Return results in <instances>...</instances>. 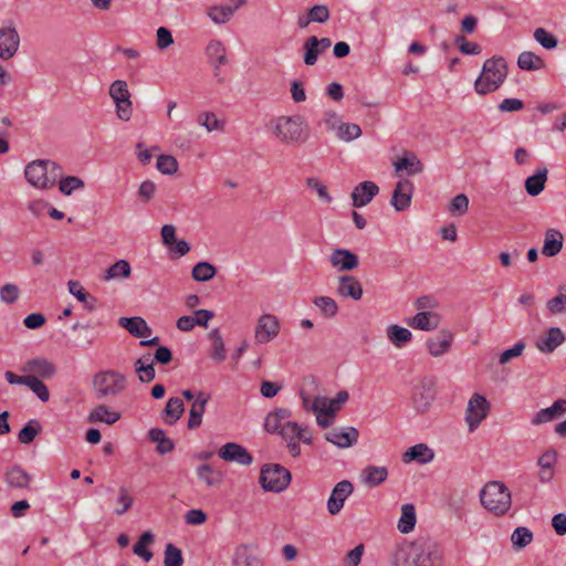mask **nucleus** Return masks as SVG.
I'll list each match as a JSON object with an SVG mask.
<instances>
[{
  "label": "nucleus",
  "instance_id": "1",
  "mask_svg": "<svg viewBox=\"0 0 566 566\" xmlns=\"http://www.w3.org/2000/svg\"><path fill=\"white\" fill-rule=\"evenodd\" d=\"M275 140L283 145H302L310 137L308 124L302 115L277 116L268 125Z\"/></svg>",
  "mask_w": 566,
  "mask_h": 566
},
{
  "label": "nucleus",
  "instance_id": "2",
  "mask_svg": "<svg viewBox=\"0 0 566 566\" xmlns=\"http://www.w3.org/2000/svg\"><path fill=\"white\" fill-rule=\"evenodd\" d=\"M395 566H442V553L434 546L403 545L394 554Z\"/></svg>",
  "mask_w": 566,
  "mask_h": 566
},
{
  "label": "nucleus",
  "instance_id": "3",
  "mask_svg": "<svg viewBox=\"0 0 566 566\" xmlns=\"http://www.w3.org/2000/svg\"><path fill=\"white\" fill-rule=\"evenodd\" d=\"M62 176V167L53 160L36 159L24 169L27 181L36 189L48 190L55 186Z\"/></svg>",
  "mask_w": 566,
  "mask_h": 566
},
{
  "label": "nucleus",
  "instance_id": "4",
  "mask_svg": "<svg viewBox=\"0 0 566 566\" xmlns=\"http://www.w3.org/2000/svg\"><path fill=\"white\" fill-rule=\"evenodd\" d=\"M507 76V65L502 56L488 59L482 66L480 76L474 82V91L486 95L501 87Z\"/></svg>",
  "mask_w": 566,
  "mask_h": 566
},
{
  "label": "nucleus",
  "instance_id": "5",
  "mask_svg": "<svg viewBox=\"0 0 566 566\" xmlns=\"http://www.w3.org/2000/svg\"><path fill=\"white\" fill-rule=\"evenodd\" d=\"M482 506L495 516L505 515L512 506V495L507 486L500 481L488 482L480 491Z\"/></svg>",
  "mask_w": 566,
  "mask_h": 566
},
{
  "label": "nucleus",
  "instance_id": "6",
  "mask_svg": "<svg viewBox=\"0 0 566 566\" xmlns=\"http://www.w3.org/2000/svg\"><path fill=\"white\" fill-rule=\"evenodd\" d=\"M126 388V378L116 370H103L94 375L93 389L98 398L116 396Z\"/></svg>",
  "mask_w": 566,
  "mask_h": 566
},
{
  "label": "nucleus",
  "instance_id": "7",
  "mask_svg": "<svg viewBox=\"0 0 566 566\" xmlns=\"http://www.w3.org/2000/svg\"><path fill=\"white\" fill-rule=\"evenodd\" d=\"M108 95L114 103L117 118L123 122L130 120L134 108L127 82L124 80H115L109 85Z\"/></svg>",
  "mask_w": 566,
  "mask_h": 566
},
{
  "label": "nucleus",
  "instance_id": "8",
  "mask_svg": "<svg viewBox=\"0 0 566 566\" xmlns=\"http://www.w3.org/2000/svg\"><path fill=\"white\" fill-rule=\"evenodd\" d=\"M291 483V473L280 464H266L260 474L261 486L269 492L280 493Z\"/></svg>",
  "mask_w": 566,
  "mask_h": 566
},
{
  "label": "nucleus",
  "instance_id": "9",
  "mask_svg": "<svg viewBox=\"0 0 566 566\" xmlns=\"http://www.w3.org/2000/svg\"><path fill=\"white\" fill-rule=\"evenodd\" d=\"M490 410L491 403L488 399L483 395L474 392L470 397L465 409L464 420L468 424V430L474 432L488 417Z\"/></svg>",
  "mask_w": 566,
  "mask_h": 566
},
{
  "label": "nucleus",
  "instance_id": "10",
  "mask_svg": "<svg viewBox=\"0 0 566 566\" xmlns=\"http://www.w3.org/2000/svg\"><path fill=\"white\" fill-rule=\"evenodd\" d=\"M436 398V387L432 379L420 380L412 389V406L418 413H426Z\"/></svg>",
  "mask_w": 566,
  "mask_h": 566
},
{
  "label": "nucleus",
  "instance_id": "11",
  "mask_svg": "<svg viewBox=\"0 0 566 566\" xmlns=\"http://www.w3.org/2000/svg\"><path fill=\"white\" fill-rule=\"evenodd\" d=\"M279 333L280 322L276 316L263 314L259 317L254 329V338L258 344L270 343Z\"/></svg>",
  "mask_w": 566,
  "mask_h": 566
},
{
  "label": "nucleus",
  "instance_id": "12",
  "mask_svg": "<svg viewBox=\"0 0 566 566\" xmlns=\"http://www.w3.org/2000/svg\"><path fill=\"white\" fill-rule=\"evenodd\" d=\"M454 340V334L447 328H442L437 335L429 337L426 340V348L432 357H441L448 354Z\"/></svg>",
  "mask_w": 566,
  "mask_h": 566
},
{
  "label": "nucleus",
  "instance_id": "13",
  "mask_svg": "<svg viewBox=\"0 0 566 566\" xmlns=\"http://www.w3.org/2000/svg\"><path fill=\"white\" fill-rule=\"evenodd\" d=\"M354 486L350 481L343 480L332 490L326 507L331 515H337L344 507L345 501L353 493Z\"/></svg>",
  "mask_w": 566,
  "mask_h": 566
},
{
  "label": "nucleus",
  "instance_id": "14",
  "mask_svg": "<svg viewBox=\"0 0 566 566\" xmlns=\"http://www.w3.org/2000/svg\"><path fill=\"white\" fill-rule=\"evenodd\" d=\"M332 41L328 38L318 39L315 35L307 38L303 44V61L307 66L316 64L321 54L328 50Z\"/></svg>",
  "mask_w": 566,
  "mask_h": 566
},
{
  "label": "nucleus",
  "instance_id": "15",
  "mask_svg": "<svg viewBox=\"0 0 566 566\" xmlns=\"http://www.w3.org/2000/svg\"><path fill=\"white\" fill-rule=\"evenodd\" d=\"M206 55L213 67V74L218 77V82H222V78L219 77V75L221 67L228 64L226 46L220 40L212 39L206 46Z\"/></svg>",
  "mask_w": 566,
  "mask_h": 566
},
{
  "label": "nucleus",
  "instance_id": "16",
  "mask_svg": "<svg viewBox=\"0 0 566 566\" xmlns=\"http://www.w3.org/2000/svg\"><path fill=\"white\" fill-rule=\"evenodd\" d=\"M20 45V35L12 25L0 29V59L9 60L15 55Z\"/></svg>",
  "mask_w": 566,
  "mask_h": 566
},
{
  "label": "nucleus",
  "instance_id": "17",
  "mask_svg": "<svg viewBox=\"0 0 566 566\" xmlns=\"http://www.w3.org/2000/svg\"><path fill=\"white\" fill-rule=\"evenodd\" d=\"M413 184L409 179H401L396 184L390 200L396 211H405L411 205Z\"/></svg>",
  "mask_w": 566,
  "mask_h": 566
},
{
  "label": "nucleus",
  "instance_id": "18",
  "mask_svg": "<svg viewBox=\"0 0 566 566\" xmlns=\"http://www.w3.org/2000/svg\"><path fill=\"white\" fill-rule=\"evenodd\" d=\"M336 294L343 298L359 301L363 296L361 283L353 275H339L337 277Z\"/></svg>",
  "mask_w": 566,
  "mask_h": 566
},
{
  "label": "nucleus",
  "instance_id": "19",
  "mask_svg": "<svg viewBox=\"0 0 566 566\" xmlns=\"http://www.w3.org/2000/svg\"><path fill=\"white\" fill-rule=\"evenodd\" d=\"M329 263L337 272L355 270L359 260L358 256L347 249H334L329 255Z\"/></svg>",
  "mask_w": 566,
  "mask_h": 566
},
{
  "label": "nucleus",
  "instance_id": "20",
  "mask_svg": "<svg viewBox=\"0 0 566 566\" xmlns=\"http://www.w3.org/2000/svg\"><path fill=\"white\" fill-rule=\"evenodd\" d=\"M566 337L559 327H549L535 342V347L543 354L553 353L565 342Z\"/></svg>",
  "mask_w": 566,
  "mask_h": 566
},
{
  "label": "nucleus",
  "instance_id": "21",
  "mask_svg": "<svg viewBox=\"0 0 566 566\" xmlns=\"http://www.w3.org/2000/svg\"><path fill=\"white\" fill-rule=\"evenodd\" d=\"M379 193V187L374 181L359 182L352 191V205L355 208L367 206Z\"/></svg>",
  "mask_w": 566,
  "mask_h": 566
},
{
  "label": "nucleus",
  "instance_id": "22",
  "mask_svg": "<svg viewBox=\"0 0 566 566\" xmlns=\"http://www.w3.org/2000/svg\"><path fill=\"white\" fill-rule=\"evenodd\" d=\"M218 454L224 461L237 462L242 465H249L253 461L252 455L247 451V449L235 442H228L223 444L219 449Z\"/></svg>",
  "mask_w": 566,
  "mask_h": 566
},
{
  "label": "nucleus",
  "instance_id": "23",
  "mask_svg": "<svg viewBox=\"0 0 566 566\" xmlns=\"http://www.w3.org/2000/svg\"><path fill=\"white\" fill-rule=\"evenodd\" d=\"M558 461V452L549 448L545 450L538 458H537V467L539 468L538 471V480L542 483H548L554 479V469Z\"/></svg>",
  "mask_w": 566,
  "mask_h": 566
},
{
  "label": "nucleus",
  "instance_id": "24",
  "mask_svg": "<svg viewBox=\"0 0 566 566\" xmlns=\"http://www.w3.org/2000/svg\"><path fill=\"white\" fill-rule=\"evenodd\" d=\"M358 437V430L353 427L335 428L325 434V439L328 442H332L339 448H348L354 446L357 442Z\"/></svg>",
  "mask_w": 566,
  "mask_h": 566
},
{
  "label": "nucleus",
  "instance_id": "25",
  "mask_svg": "<svg viewBox=\"0 0 566 566\" xmlns=\"http://www.w3.org/2000/svg\"><path fill=\"white\" fill-rule=\"evenodd\" d=\"M441 315L438 312H418L407 321V324L419 331H434L441 324Z\"/></svg>",
  "mask_w": 566,
  "mask_h": 566
},
{
  "label": "nucleus",
  "instance_id": "26",
  "mask_svg": "<svg viewBox=\"0 0 566 566\" xmlns=\"http://www.w3.org/2000/svg\"><path fill=\"white\" fill-rule=\"evenodd\" d=\"M566 413V399H557L548 408L538 410L532 418L531 422L534 426H541L560 418Z\"/></svg>",
  "mask_w": 566,
  "mask_h": 566
},
{
  "label": "nucleus",
  "instance_id": "27",
  "mask_svg": "<svg viewBox=\"0 0 566 566\" xmlns=\"http://www.w3.org/2000/svg\"><path fill=\"white\" fill-rule=\"evenodd\" d=\"M434 459V451L426 443H418L408 448L402 454L405 463L417 462L420 464L430 463Z\"/></svg>",
  "mask_w": 566,
  "mask_h": 566
},
{
  "label": "nucleus",
  "instance_id": "28",
  "mask_svg": "<svg viewBox=\"0 0 566 566\" xmlns=\"http://www.w3.org/2000/svg\"><path fill=\"white\" fill-rule=\"evenodd\" d=\"M280 434L285 441L301 440L305 444L312 443L311 431L295 421H285Z\"/></svg>",
  "mask_w": 566,
  "mask_h": 566
},
{
  "label": "nucleus",
  "instance_id": "29",
  "mask_svg": "<svg viewBox=\"0 0 566 566\" xmlns=\"http://www.w3.org/2000/svg\"><path fill=\"white\" fill-rule=\"evenodd\" d=\"M118 324L135 337L144 338L151 334V328L147 325L146 321L139 316L120 317Z\"/></svg>",
  "mask_w": 566,
  "mask_h": 566
},
{
  "label": "nucleus",
  "instance_id": "30",
  "mask_svg": "<svg viewBox=\"0 0 566 566\" xmlns=\"http://www.w3.org/2000/svg\"><path fill=\"white\" fill-rule=\"evenodd\" d=\"M291 411L286 408H279L268 413L264 421V429L269 433H281L284 422L289 421Z\"/></svg>",
  "mask_w": 566,
  "mask_h": 566
},
{
  "label": "nucleus",
  "instance_id": "31",
  "mask_svg": "<svg viewBox=\"0 0 566 566\" xmlns=\"http://www.w3.org/2000/svg\"><path fill=\"white\" fill-rule=\"evenodd\" d=\"M563 242L564 237L560 231L555 229H548L545 232L542 253L548 258L557 255L563 249Z\"/></svg>",
  "mask_w": 566,
  "mask_h": 566
},
{
  "label": "nucleus",
  "instance_id": "32",
  "mask_svg": "<svg viewBox=\"0 0 566 566\" xmlns=\"http://www.w3.org/2000/svg\"><path fill=\"white\" fill-rule=\"evenodd\" d=\"M209 401V395L206 392H199L196 397L189 412L188 428L196 429L202 422V416L206 411V406Z\"/></svg>",
  "mask_w": 566,
  "mask_h": 566
},
{
  "label": "nucleus",
  "instance_id": "33",
  "mask_svg": "<svg viewBox=\"0 0 566 566\" xmlns=\"http://www.w3.org/2000/svg\"><path fill=\"white\" fill-rule=\"evenodd\" d=\"M132 274V266L126 260H118L109 268H107L101 279L105 282L115 281V280H126Z\"/></svg>",
  "mask_w": 566,
  "mask_h": 566
},
{
  "label": "nucleus",
  "instance_id": "34",
  "mask_svg": "<svg viewBox=\"0 0 566 566\" xmlns=\"http://www.w3.org/2000/svg\"><path fill=\"white\" fill-rule=\"evenodd\" d=\"M22 370L32 373L34 376L38 375L42 378H51L55 374L56 368L51 361L44 358H36L27 361Z\"/></svg>",
  "mask_w": 566,
  "mask_h": 566
},
{
  "label": "nucleus",
  "instance_id": "35",
  "mask_svg": "<svg viewBox=\"0 0 566 566\" xmlns=\"http://www.w3.org/2000/svg\"><path fill=\"white\" fill-rule=\"evenodd\" d=\"M244 2L245 0H238V3L234 7L213 6L208 9L207 14L216 24H223L232 18L237 9Z\"/></svg>",
  "mask_w": 566,
  "mask_h": 566
},
{
  "label": "nucleus",
  "instance_id": "36",
  "mask_svg": "<svg viewBox=\"0 0 566 566\" xmlns=\"http://www.w3.org/2000/svg\"><path fill=\"white\" fill-rule=\"evenodd\" d=\"M135 371L142 382H150L155 378L154 359L150 354L144 355L135 361Z\"/></svg>",
  "mask_w": 566,
  "mask_h": 566
},
{
  "label": "nucleus",
  "instance_id": "37",
  "mask_svg": "<svg viewBox=\"0 0 566 566\" xmlns=\"http://www.w3.org/2000/svg\"><path fill=\"white\" fill-rule=\"evenodd\" d=\"M4 480L10 488L25 489L31 482V476L20 467H13L6 472Z\"/></svg>",
  "mask_w": 566,
  "mask_h": 566
},
{
  "label": "nucleus",
  "instance_id": "38",
  "mask_svg": "<svg viewBox=\"0 0 566 566\" xmlns=\"http://www.w3.org/2000/svg\"><path fill=\"white\" fill-rule=\"evenodd\" d=\"M386 334L390 343L397 348L405 347L412 339L411 332L408 328L401 327L399 325L388 326Z\"/></svg>",
  "mask_w": 566,
  "mask_h": 566
},
{
  "label": "nucleus",
  "instance_id": "39",
  "mask_svg": "<svg viewBox=\"0 0 566 566\" xmlns=\"http://www.w3.org/2000/svg\"><path fill=\"white\" fill-rule=\"evenodd\" d=\"M396 171L406 170L409 176L420 174L423 169L420 159L412 153L406 154L403 157L394 163Z\"/></svg>",
  "mask_w": 566,
  "mask_h": 566
},
{
  "label": "nucleus",
  "instance_id": "40",
  "mask_svg": "<svg viewBox=\"0 0 566 566\" xmlns=\"http://www.w3.org/2000/svg\"><path fill=\"white\" fill-rule=\"evenodd\" d=\"M119 418H120L119 412L109 409L105 405H99L91 411V413L88 416V421L90 422H104L106 424H113L116 421H118Z\"/></svg>",
  "mask_w": 566,
  "mask_h": 566
},
{
  "label": "nucleus",
  "instance_id": "41",
  "mask_svg": "<svg viewBox=\"0 0 566 566\" xmlns=\"http://www.w3.org/2000/svg\"><path fill=\"white\" fill-rule=\"evenodd\" d=\"M547 169L542 168L535 175L526 178L525 190L530 196L536 197L544 190L547 181Z\"/></svg>",
  "mask_w": 566,
  "mask_h": 566
},
{
  "label": "nucleus",
  "instance_id": "42",
  "mask_svg": "<svg viewBox=\"0 0 566 566\" xmlns=\"http://www.w3.org/2000/svg\"><path fill=\"white\" fill-rule=\"evenodd\" d=\"M416 509L412 504H403L401 506V516L398 521L397 528L402 534H408L413 531L416 526Z\"/></svg>",
  "mask_w": 566,
  "mask_h": 566
},
{
  "label": "nucleus",
  "instance_id": "43",
  "mask_svg": "<svg viewBox=\"0 0 566 566\" xmlns=\"http://www.w3.org/2000/svg\"><path fill=\"white\" fill-rule=\"evenodd\" d=\"M388 470L385 467L368 465L361 474L363 482L368 486H377L386 481Z\"/></svg>",
  "mask_w": 566,
  "mask_h": 566
},
{
  "label": "nucleus",
  "instance_id": "44",
  "mask_svg": "<svg viewBox=\"0 0 566 566\" xmlns=\"http://www.w3.org/2000/svg\"><path fill=\"white\" fill-rule=\"evenodd\" d=\"M233 566H264V563L260 557L250 553L247 546L241 545L234 551Z\"/></svg>",
  "mask_w": 566,
  "mask_h": 566
},
{
  "label": "nucleus",
  "instance_id": "45",
  "mask_svg": "<svg viewBox=\"0 0 566 566\" xmlns=\"http://www.w3.org/2000/svg\"><path fill=\"white\" fill-rule=\"evenodd\" d=\"M148 437L153 442L157 443L156 450L160 454L169 453L175 448L174 441L167 438L165 431L159 428L150 429Z\"/></svg>",
  "mask_w": 566,
  "mask_h": 566
},
{
  "label": "nucleus",
  "instance_id": "46",
  "mask_svg": "<svg viewBox=\"0 0 566 566\" xmlns=\"http://www.w3.org/2000/svg\"><path fill=\"white\" fill-rule=\"evenodd\" d=\"M517 65L525 71H537L545 66V62L534 52L524 51L517 57Z\"/></svg>",
  "mask_w": 566,
  "mask_h": 566
},
{
  "label": "nucleus",
  "instance_id": "47",
  "mask_svg": "<svg viewBox=\"0 0 566 566\" xmlns=\"http://www.w3.org/2000/svg\"><path fill=\"white\" fill-rule=\"evenodd\" d=\"M209 339L211 342V358L217 363L223 361L226 359V348L220 331L218 328L212 329L209 333Z\"/></svg>",
  "mask_w": 566,
  "mask_h": 566
},
{
  "label": "nucleus",
  "instance_id": "48",
  "mask_svg": "<svg viewBox=\"0 0 566 566\" xmlns=\"http://www.w3.org/2000/svg\"><path fill=\"white\" fill-rule=\"evenodd\" d=\"M69 292L92 311L95 307V298L87 293L78 281H69Z\"/></svg>",
  "mask_w": 566,
  "mask_h": 566
},
{
  "label": "nucleus",
  "instance_id": "49",
  "mask_svg": "<svg viewBox=\"0 0 566 566\" xmlns=\"http://www.w3.org/2000/svg\"><path fill=\"white\" fill-rule=\"evenodd\" d=\"M154 543V535L150 531L144 532L137 543L133 547L134 554L149 562L153 558V552L147 547Z\"/></svg>",
  "mask_w": 566,
  "mask_h": 566
},
{
  "label": "nucleus",
  "instance_id": "50",
  "mask_svg": "<svg viewBox=\"0 0 566 566\" xmlns=\"http://www.w3.org/2000/svg\"><path fill=\"white\" fill-rule=\"evenodd\" d=\"M363 134L359 125L354 123L343 122L338 129L335 132V136L343 142L350 143Z\"/></svg>",
  "mask_w": 566,
  "mask_h": 566
},
{
  "label": "nucleus",
  "instance_id": "51",
  "mask_svg": "<svg viewBox=\"0 0 566 566\" xmlns=\"http://www.w3.org/2000/svg\"><path fill=\"white\" fill-rule=\"evenodd\" d=\"M184 412V402L180 398H170L165 408V422L174 424Z\"/></svg>",
  "mask_w": 566,
  "mask_h": 566
},
{
  "label": "nucleus",
  "instance_id": "52",
  "mask_svg": "<svg viewBox=\"0 0 566 566\" xmlns=\"http://www.w3.org/2000/svg\"><path fill=\"white\" fill-rule=\"evenodd\" d=\"M217 273V269L209 262L201 261L195 264L191 271L192 279L197 282H207Z\"/></svg>",
  "mask_w": 566,
  "mask_h": 566
},
{
  "label": "nucleus",
  "instance_id": "53",
  "mask_svg": "<svg viewBox=\"0 0 566 566\" xmlns=\"http://www.w3.org/2000/svg\"><path fill=\"white\" fill-rule=\"evenodd\" d=\"M197 475L207 486L218 485L222 480L221 473L209 464L199 465L197 468Z\"/></svg>",
  "mask_w": 566,
  "mask_h": 566
},
{
  "label": "nucleus",
  "instance_id": "54",
  "mask_svg": "<svg viewBox=\"0 0 566 566\" xmlns=\"http://www.w3.org/2000/svg\"><path fill=\"white\" fill-rule=\"evenodd\" d=\"M313 304L319 310L322 315L327 318L334 317L338 312L336 301L329 296H316L313 300Z\"/></svg>",
  "mask_w": 566,
  "mask_h": 566
},
{
  "label": "nucleus",
  "instance_id": "55",
  "mask_svg": "<svg viewBox=\"0 0 566 566\" xmlns=\"http://www.w3.org/2000/svg\"><path fill=\"white\" fill-rule=\"evenodd\" d=\"M57 181L60 191L65 196H70L74 191L83 189L85 186L84 181L75 176H61V178H59Z\"/></svg>",
  "mask_w": 566,
  "mask_h": 566
},
{
  "label": "nucleus",
  "instance_id": "56",
  "mask_svg": "<svg viewBox=\"0 0 566 566\" xmlns=\"http://www.w3.org/2000/svg\"><path fill=\"white\" fill-rule=\"evenodd\" d=\"M511 541L516 549H522L532 543L533 533L525 526H518L513 531Z\"/></svg>",
  "mask_w": 566,
  "mask_h": 566
},
{
  "label": "nucleus",
  "instance_id": "57",
  "mask_svg": "<svg viewBox=\"0 0 566 566\" xmlns=\"http://www.w3.org/2000/svg\"><path fill=\"white\" fill-rule=\"evenodd\" d=\"M342 123V116L333 109L325 111L319 120V125H322L325 130L333 132L334 134Z\"/></svg>",
  "mask_w": 566,
  "mask_h": 566
},
{
  "label": "nucleus",
  "instance_id": "58",
  "mask_svg": "<svg viewBox=\"0 0 566 566\" xmlns=\"http://www.w3.org/2000/svg\"><path fill=\"white\" fill-rule=\"evenodd\" d=\"M199 125L203 126L208 132L223 130L224 123L220 120L214 113L206 112L198 116Z\"/></svg>",
  "mask_w": 566,
  "mask_h": 566
},
{
  "label": "nucleus",
  "instance_id": "59",
  "mask_svg": "<svg viewBox=\"0 0 566 566\" xmlns=\"http://www.w3.org/2000/svg\"><path fill=\"white\" fill-rule=\"evenodd\" d=\"M306 186L314 190L319 200L324 203H331L333 201L332 196L329 195L327 187L317 178V177H308L305 180Z\"/></svg>",
  "mask_w": 566,
  "mask_h": 566
},
{
  "label": "nucleus",
  "instance_id": "60",
  "mask_svg": "<svg viewBox=\"0 0 566 566\" xmlns=\"http://www.w3.org/2000/svg\"><path fill=\"white\" fill-rule=\"evenodd\" d=\"M469 198L464 193L457 195L449 205V212L452 217H462L468 212Z\"/></svg>",
  "mask_w": 566,
  "mask_h": 566
},
{
  "label": "nucleus",
  "instance_id": "61",
  "mask_svg": "<svg viewBox=\"0 0 566 566\" xmlns=\"http://www.w3.org/2000/svg\"><path fill=\"white\" fill-rule=\"evenodd\" d=\"M533 36L546 50H553L558 44L557 38L544 28H537Z\"/></svg>",
  "mask_w": 566,
  "mask_h": 566
},
{
  "label": "nucleus",
  "instance_id": "62",
  "mask_svg": "<svg viewBox=\"0 0 566 566\" xmlns=\"http://www.w3.org/2000/svg\"><path fill=\"white\" fill-rule=\"evenodd\" d=\"M546 310L551 315L566 314V294L559 292L546 302Z\"/></svg>",
  "mask_w": 566,
  "mask_h": 566
},
{
  "label": "nucleus",
  "instance_id": "63",
  "mask_svg": "<svg viewBox=\"0 0 566 566\" xmlns=\"http://www.w3.org/2000/svg\"><path fill=\"white\" fill-rule=\"evenodd\" d=\"M156 167L164 175H174L178 170V161L174 156L159 155Z\"/></svg>",
  "mask_w": 566,
  "mask_h": 566
},
{
  "label": "nucleus",
  "instance_id": "64",
  "mask_svg": "<svg viewBox=\"0 0 566 566\" xmlns=\"http://www.w3.org/2000/svg\"><path fill=\"white\" fill-rule=\"evenodd\" d=\"M184 559L179 548L172 544H167L165 549L164 566H182Z\"/></svg>",
  "mask_w": 566,
  "mask_h": 566
}]
</instances>
